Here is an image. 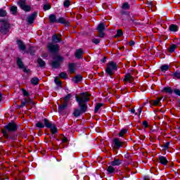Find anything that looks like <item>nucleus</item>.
Here are the masks:
<instances>
[{
    "label": "nucleus",
    "instance_id": "nucleus-1",
    "mask_svg": "<svg viewBox=\"0 0 180 180\" xmlns=\"http://www.w3.org/2000/svg\"><path fill=\"white\" fill-rule=\"evenodd\" d=\"M89 96H91V94L87 91L80 93L79 96L75 95L76 102L79 108H75L72 112L74 117H79L81 115L88 112V105L86 103L89 102Z\"/></svg>",
    "mask_w": 180,
    "mask_h": 180
},
{
    "label": "nucleus",
    "instance_id": "nucleus-2",
    "mask_svg": "<svg viewBox=\"0 0 180 180\" xmlns=\"http://www.w3.org/2000/svg\"><path fill=\"white\" fill-rule=\"evenodd\" d=\"M18 124L15 121L11 120L10 122H8L1 129V133L3 136L6 139V140H11L13 143H16L18 140Z\"/></svg>",
    "mask_w": 180,
    "mask_h": 180
},
{
    "label": "nucleus",
    "instance_id": "nucleus-3",
    "mask_svg": "<svg viewBox=\"0 0 180 180\" xmlns=\"http://www.w3.org/2000/svg\"><path fill=\"white\" fill-rule=\"evenodd\" d=\"M49 23H51V25H53V23H60L67 27L70 26V22L68 20H65L64 17H60L59 18H57V15H56V14L49 15Z\"/></svg>",
    "mask_w": 180,
    "mask_h": 180
},
{
    "label": "nucleus",
    "instance_id": "nucleus-4",
    "mask_svg": "<svg viewBox=\"0 0 180 180\" xmlns=\"http://www.w3.org/2000/svg\"><path fill=\"white\" fill-rule=\"evenodd\" d=\"M43 122L44 127H46V129H50L51 134H57V133H58V129L57 128V125L50 122L49 119L44 118L43 120Z\"/></svg>",
    "mask_w": 180,
    "mask_h": 180
},
{
    "label": "nucleus",
    "instance_id": "nucleus-5",
    "mask_svg": "<svg viewBox=\"0 0 180 180\" xmlns=\"http://www.w3.org/2000/svg\"><path fill=\"white\" fill-rule=\"evenodd\" d=\"M117 63L113 61H110L108 63L107 68L105 69V72L107 74V76L112 77L113 74H115L114 71H117Z\"/></svg>",
    "mask_w": 180,
    "mask_h": 180
},
{
    "label": "nucleus",
    "instance_id": "nucleus-6",
    "mask_svg": "<svg viewBox=\"0 0 180 180\" xmlns=\"http://www.w3.org/2000/svg\"><path fill=\"white\" fill-rule=\"evenodd\" d=\"M1 23L2 24L0 27V33L5 36L8 34L11 30V23H9L6 19H4L3 21H1Z\"/></svg>",
    "mask_w": 180,
    "mask_h": 180
},
{
    "label": "nucleus",
    "instance_id": "nucleus-7",
    "mask_svg": "<svg viewBox=\"0 0 180 180\" xmlns=\"http://www.w3.org/2000/svg\"><path fill=\"white\" fill-rule=\"evenodd\" d=\"M122 15H127V19L122 18V20H127L129 23H133V25H140L139 20L134 18L133 15H130V12L128 11H122Z\"/></svg>",
    "mask_w": 180,
    "mask_h": 180
},
{
    "label": "nucleus",
    "instance_id": "nucleus-8",
    "mask_svg": "<svg viewBox=\"0 0 180 180\" xmlns=\"http://www.w3.org/2000/svg\"><path fill=\"white\" fill-rule=\"evenodd\" d=\"M46 47L51 54H58V51H60V46L57 44L48 43Z\"/></svg>",
    "mask_w": 180,
    "mask_h": 180
},
{
    "label": "nucleus",
    "instance_id": "nucleus-9",
    "mask_svg": "<svg viewBox=\"0 0 180 180\" xmlns=\"http://www.w3.org/2000/svg\"><path fill=\"white\" fill-rule=\"evenodd\" d=\"M18 6L24 11V12H30L32 11V6L26 4V0H19L17 2Z\"/></svg>",
    "mask_w": 180,
    "mask_h": 180
},
{
    "label": "nucleus",
    "instance_id": "nucleus-10",
    "mask_svg": "<svg viewBox=\"0 0 180 180\" xmlns=\"http://www.w3.org/2000/svg\"><path fill=\"white\" fill-rule=\"evenodd\" d=\"M106 26V24L103 22H100L96 28V30L98 32V37H100L101 39H103V37H105V27Z\"/></svg>",
    "mask_w": 180,
    "mask_h": 180
},
{
    "label": "nucleus",
    "instance_id": "nucleus-11",
    "mask_svg": "<svg viewBox=\"0 0 180 180\" xmlns=\"http://www.w3.org/2000/svg\"><path fill=\"white\" fill-rule=\"evenodd\" d=\"M113 143V148L115 150H120V148H122L123 147V145L126 143L124 141H121L120 139L119 138H114L112 140Z\"/></svg>",
    "mask_w": 180,
    "mask_h": 180
},
{
    "label": "nucleus",
    "instance_id": "nucleus-12",
    "mask_svg": "<svg viewBox=\"0 0 180 180\" xmlns=\"http://www.w3.org/2000/svg\"><path fill=\"white\" fill-rule=\"evenodd\" d=\"M37 18V12L34 11L32 14L28 15L27 18V22L30 25H33L34 23V20Z\"/></svg>",
    "mask_w": 180,
    "mask_h": 180
},
{
    "label": "nucleus",
    "instance_id": "nucleus-13",
    "mask_svg": "<svg viewBox=\"0 0 180 180\" xmlns=\"http://www.w3.org/2000/svg\"><path fill=\"white\" fill-rule=\"evenodd\" d=\"M124 82H129L131 84L133 81H134V77L131 76V73H126L124 75V78L123 79Z\"/></svg>",
    "mask_w": 180,
    "mask_h": 180
},
{
    "label": "nucleus",
    "instance_id": "nucleus-14",
    "mask_svg": "<svg viewBox=\"0 0 180 180\" xmlns=\"http://www.w3.org/2000/svg\"><path fill=\"white\" fill-rule=\"evenodd\" d=\"M84 51L82 49H79L76 50V52L75 53V57L77 58V60H81V58H84Z\"/></svg>",
    "mask_w": 180,
    "mask_h": 180
},
{
    "label": "nucleus",
    "instance_id": "nucleus-15",
    "mask_svg": "<svg viewBox=\"0 0 180 180\" xmlns=\"http://www.w3.org/2000/svg\"><path fill=\"white\" fill-rule=\"evenodd\" d=\"M72 81L75 84H79V82H82V81H84V77L81 75H77L72 79Z\"/></svg>",
    "mask_w": 180,
    "mask_h": 180
},
{
    "label": "nucleus",
    "instance_id": "nucleus-16",
    "mask_svg": "<svg viewBox=\"0 0 180 180\" xmlns=\"http://www.w3.org/2000/svg\"><path fill=\"white\" fill-rule=\"evenodd\" d=\"M158 161L162 165H165V167L168 165V160H167V158L165 156L159 155Z\"/></svg>",
    "mask_w": 180,
    "mask_h": 180
},
{
    "label": "nucleus",
    "instance_id": "nucleus-17",
    "mask_svg": "<svg viewBox=\"0 0 180 180\" xmlns=\"http://www.w3.org/2000/svg\"><path fill=\"white\" fill-rule=\"evenodd\" d=\"M16 43L18 46V48L20 50H22V51H25V50H26L27 47H26V45L25 44V43H23V41H22L20 39H18L16 41Z\"/></svg>",
    "mask_w": 180,
    "mask_h": 180
},
{
    "label": "nucleus",
    "instance_id": "nucleus-18",
    "mask_svg": "<svg viewBox=\"0 0 180 180\" xmlns=\"http://www.w3.org/2000/svg\"><path fill=\"white\" fill-rule=\"evenodd\" d=\"M109 164L112 167H119L122 164V160L119 158H114V160L111 161Z\"/></svg>",
    "mask_w": 180,
    "mask_h": 180
},
{
    "label": "nucleus",
    "instance_id": "nucleus-19",
    "mask_svg": "<svg viewBox=\"0 0 180 180\" xmlns=\"http://www.w3.org/2000/svg\"><path fill=\"white\" fill-rule=\"evenodd\" d=\"M106 171L108 175H113V174H116V169L111 165L107 167Z\"/></svg>",
    "mask_w": 180,
    "mask_h": 180
},
{
    "label": "nucleus",
    "instance_id": "nucleus-20",
    "mask_svg": "<svg viewBox=\"0 0 180 180\" xmlns=\"http://www.w3.org/2000/svg\"><path fill=\"white\" fill-rule=\"evenodd\" d=\"M16 64H17V67H18L20 70H22L25 67V64L22 60V58H20V57L17 58Z\"/></svg>",
    "mask_w": 180,
    "mask_h": 180
},
{
    "label": "nucleus",
    "instance_id": "nucleus-21",
    "mask_svg": "<svg viewBox=\"0 0 180 180\" xmlns=\"http://www.w3.org/2000/svg\"><path fill=\"white\" fill-rule=\"evenodd\" d=\"M169 32H172L173 33H176V32H178V30H179V27H178L177 25L171 24L169 26Z\"/></svg>",
    "mask_w": 180,
    "mask_h": 180
},
{
    "label": "nucleus",
    "instance_id": "nucleus-22",
    "mask_svg": "<svg viewBox=\"0 0 180 180\" xmlns=\"http://www.w3.org/2000/svg\"><path fill=\"white\" fill-rule=\"evenodd\" d=\"M37 63L40 68H46V61L41 59V58H39Z\"/></svg>",
    "mask_w": 180,
    "mask_h": 180
},
{
    "label": "nucleus",
    "instance_id": "nucleus-23",
    "mask_svg": "<svg viewBox=\"0 0 180 180\" xmlns=\"http://www.w3.org/2000/svg\"><path fill=\"white\" fill-rule=\"evenodd\" d=\"M161 92H165V94H168L169 95H172L174 90H172V89L169 86H165V87H163Z\"/></svg>",
    "mask_w": 180,
    "mask_h": 180
},
{
    "label": "nucleus",
    "instance_id": "nucleus-24",
    "mask_svg": "<svg viewBox=\"0 0 180 180\" xmlns=\"http://www.w3.org/2000/svg\"><path fill=\"white\" fill-rule=\"evenodd\" d=\"M51 65L52 68L57 70L61 67V63L53 60V61H52Z\"/></svg>",
    "mask_w": 180,
    "mask_h": 180
},
{
    "label": "nucleus",
    "instance_id": "nucleus-25",
    "mask_svg": "<svg viewBox=\"0 0 180 180\" xmlns=\"http://www.w3.org/2000/svg\"><path fill=\"white\" fill-rule=\"evenodd\" d=\"M53 58L58 63H63L64 61V58L58 54H55Z\"/></svg>",
    "mask_w": 180,
    "mask_h": 180
},
{
    "label": "nucleus",
    "instance_id": "nucleus-26",
    "mask_svg": "<svg viewBox=\"0 0 180 180\" xmlns=\"http://www.w3.org/2000/svg\"><path fill=\"white\" fill-rule=\"evenodd\" d=\"M68 67H69V71L70 74H74V72H75V63H70L68 64Z\"/></svg>",
    "mask_w": 180,
    "mask_h": 180
},
{
    "label": "nucleus",
    "instance_id": "nucleus-27",
    "mask_svg": "<svg viewBox=\"0 0 180 180\" xmlns=\"http://www.w3.org/2000/svg\"><path fill=\"white\" fill-rule=\"evenodd\" d=\"M72 98V94H68L63 98L64 103L68 104V103L70 102V101H71Z\"/></svg>",
    "mask_w": 180,
    "mask_h": 180
},
{
    "label": "nucleus",
    "instance_id": "nucleus-28",
    "mask_svg": "<svg viewBox=\"0 0 180 180\" xmlns=\"http://www.w3.org/2000/svg\"><path fill=\"white\" fill-rule=\"evenodd\" d=\"M62 41L61 38L58 37L57 34H53L52 37L53 43H60Z\"/></svg>",
    "mask_w": 180,
    "mask_h": 180
},
{
    "label": "nucleus",
    "instance_id": "nucleus-29",
    "mask_svg": "<svg viewBox=\"0 0 180 180\" xmlns=\"http://www.w3.org/2000/svg\"><path fill=\"white\" fill-rule=\"evenodd\" d=\"M66 108H68V104H67V103H63L62 105L58 106V112H63V110H65Z\"/></svg>",
    "mask_w": 180,
    "mask_h": 180
},
{
    "label": "nucleus",
    "instance_id": "nucleus-30",
    "mask_svg": "<svg viewBox=\"0 0 180 180\" xmlns=\"http://www.w3.org/2000/svg\"><path fill=\"white\" fill-rule=\"evenodd\" d=\"M40 79L37 77L31 79L30 82L32 85H39Z\"/></svg>",
    "mask_w": 180,
    "mask_h": 180
},
{
    "label": "nucleus",
    "instance_id": "nucleus-31",
    "mask_svg": "<svg viewBox=\"0 0 180 180\" xmlns=\"http://www.w3.org/2000/svg\"><path fill=\"white\" fill-rule=\"evenodd\" d=\"M101 106H103V103H97L94 108V113H98L99 112V109H101Z\"/></svg>",
    "mask_w": 180,
    "mask_h": 180
},
{
    "label": "nucleus",
    "instance_id": "nucleus-32",
    "mask_svg": "<svg viewBox=\"0 0 180 180\" xmlns=\"http://www.w3.org/2000/svg\"><path fill=\"white\" fill-rule=\"evenodd\" d=\"M28 53H29V54H30V56H35L36 50H34V47L29 46L28 47Z\"/></svg>",
    "mask_w": 180,
    "mask_h": 180
},
{
    "label": "nucleus",
    "instance_id": "nucleus-33",
    "mask_svg": "<svg viewBox=\"0 0 180 180\" xmlns=\"http://www.w3.org/2000/svg\"><path fill=\"white\" fill-rule=\"evenodd\" d=\"M122 9L129 11L130 9V4L127 1L124 2L122 6Z\"/></svg>",
    "mask_w": 180,
    "mask_h": 180
},
{
    "label": "nucleus",
    "instance_id": "nucleus-34",
    "mask_svg": "<svg viewBox=\"0 0 180 180\" xmlns=\"http://www.w3.org/2000/svg\"><path fill=\"white\" fill-rule=\"evenodd\" d=\"M8 16V12L4 8H0V18H5Z\"/></svg>",
    "mask_w": 180,
    "mask_h": 180
},
{
    "label": "nucleus",
    "instance_id": "nucleus-35",
    "mask_svg": "<svg viewBox=\"0 0 180 180\" xmlns=\"http://www.w3.org/2000/svg\"><path fill=\"white\" fill-rule=\"evenodd\" d=\"M10 11L12 15H16L18 13V7L16 6H13L10 8Z\"/></svg>",
    "mask_w": 180,
    "mask_h": 180
},
{
    "label": "nucleus",
    "instance_id": "nucleus-36",
    "mask_svg": "<svg viewBox=\"0 0 180 180\" xmlns=\"http://www.w3.org/2000/svg\"><path fill=\"white\" fill-rule=\"evenodd\" d=\"M177 47L178 46H176V44H172L168 49L169 53H174V51H175V49H176Z\"/></svg>",
    "mask_w": 180,
    "mask_h": 180
},
{
    "label": "nucleus",
    "instance_id": "nucleus-37",
    "mask_svg": "<svg viewBox=\"0 0 180 180\" xmlns=\"http://www.w3.org/2000/svg\"><path fill=\"white\" fill-rule=\"evenodd\" d=\"M168 70H169V65H162V66H160V70L162 71V72H165L168 71Z\"/></svg>",
    "mask_w": 180,
    "mask_h": 180
},
{
    "label": "nucleus",
    "instance_id": "nucleus-38",
    "mask_svg": "<svg viewBox=\"0 0 180 180\" xmlns=\"http://www.w3.org/2000/svg\"><path fill=\"white\" fill-rule=\"evenodd\" d=\"M127 131H129V129H122L120 131V133L118 134V136L120 137H123V136H124V134H126V133H127Z\"/></svg>",
    "mask_w": 180,
    "mask_h": 180
},
{
    "label": "nucleus",
    "instance_id": "nucleus-39",
    "mask_svg": "<svg viewBox=\"0 0 180 180\" xmlns=\"http://www.w3.org/2000/svg\"><path fill=\"white\" fill-rule=\"evenodd\" d=\"M172 77H173V78H176L177 79H180V71L176 70L172 75Z\"/></svg>",
    "mask_w": 180,
    "mask_h": 180
},
{
    "label": "nucleus",
    "instance_id": "nucleus-40",
    "mask_svg": "<svg viewBox=\"0 0 180 180\" xmlns=\"http://www.w3.org/2000/svg\"><path fill=\"white\" fill-rule=\"evenodd\" d=\"M162 100V97L158 98L157 99L153 101V105L154 106H158V105H160V102H161Z\"/></svg>",
    "mask_w": 180,
    "mask_h": 180
},
{
    "label": "nucleus",
    "instance_id": "nucleus-41",
    "mask_svg": "<svg viewBox=\"0 0 180 180\" xmlns=\"http://www.w3.org/2000/svg\"><path fill=\"white\" fill-rule=\"evenodd\" d=\"M59 78H62L63 79H67V78H68L67 72H61L60 73H59Z\"/></svg>",
    "mask_w": 180,
    "mask_h": 180
},
{
    "label": "nucleus",
    "instance_id": "nucleus-42",
    "mask_svg": "<svg viewBox=\"0 0 180 180\" xmlns=\"http://www.w3.org/2000/svg\"><path fill=\"white\" fill-rule=\"evenodd\" d=\"M54 82L58 86H62L63 82L58 79V77H56L54 79Z\"/></svg>",
    "mask_w": 180,
    "mask_h": 180
},
{
    "label": "nucleus",
    "instance_id": "nucleus-43",
    "mask_svg": "<svg viewBox=\"0 0 180 180\" xmlns=\"http://www.w3.org/2000/svg\"><path fill=\"white\" fill-rule=\"evenodd\" d=\"M43 9L45 11H50V9H51V5H50V4H44Z\"/></svg>",
    "mask_w": 180,
    "mask_h": 180
},
{
    "label": "nucleus",
    "instance_id": "nucleus-44",
    "mask_svg": "<svg viewBox=\"0 0 180 180\" xmlns=\"http://www.w3.org/2000/svg\"><path fill=\"white\" fill-rule=\"evenodd\" d=\"M70 5H71V1L70 0H65L63 2L64 8H70Z\"/></svg>",
    "mask_w": 180,
    "mask_h": 180
},
{
    "label": "nucleus",
    "instance_id": "nucleus-45",
    "mask_svg": "<svg viewBox=\"0 0 180 180\" xmlns=\"http://www.w3.org/2000/svg\"><path fill=\"white\" fill-rule=\"evenodd\" d=\"M91 42L94 44H96V45L99 44V43H101V40L98 38H94L91 39Z\"/></svg>",
    "mask_w": 180,
    "mask_h": 180
},
{
    "label": "nucleus",
    "instance_id": "nucleus-46",
    "mask_svg": "<svg viewBox=\"0 0 180 180\" xmlns=\"http://www.w3.org/2000/svg\"><path fill=\"white\" fill-rule=\"evenodd\" d=\"M36 127H38V129H44V124L41 122H38L36 124Z\"/></svg>",
    "mask_w": 180,
    "mask_h": 180
},
{
    "label": "nucleus",
    "instance_id": "nucleus-47",
    "mask_svg": "<svg viewBox=\"0 0 180 180\" xmlns=\"http://www.w3.org/2000/svg\"><path fill=\"white\" fill-rule=\"evenodd\" d=\"M123 36V30L119 29L117 30L116 37H122Z\"/></svg>",
    "mask_w": 180,
    "mask_h": 180
},
{
    "label": "nucleus",
    "instance_id": "nucleus-48",
    "mask_svg": "<svg viewBox=\"0 0 180 180\" xmlns=\"http://www.w3.org/2000/svg\"><path fill=\"white\" fill-rule=\"evenodd\" d=\"M24 101L26 102V104L34 105V101L32 100V98H29L28 99L24 98Z\"/></svg>",
    "mask_w": 180,
    "mask_h": 180
},
{
    "label": "nucleus",
    "instance_id": "nucleus-49",
    "mask_svg": "<svg viewBox=\"0 0 180 180\" xmlns=\"http://www.w3.org/2000/svg\"><path fill=\"white\" fill-rule=\"evenodd\" d=\"M21 91H22V95H23L24 96H30V94L27 91H26V89H21Z\"/></svg>",
    "mask_w": 180,
    "mask_h": 180
},
{
    "label": "nucleus",
    "instance_id": "nucleus-50",
    "mask_svg": "<svg viewBox=\"0 0 180 180\" xmlns=\"http://www.w3.org/2000/svg\"><path fill=\"white\" fill-rule=\"evenodd\" d=\"M25 106H26V101H21V104L20 105H18V109H22V108H25Z\"/></svg>",
    "mask_w": 180,
    "mask_h": 180
},
{
    "label": "nucleus",
    "instance_id": "nucleus-51",
    "mask_svg": "<svg viewBox=\"0 0 180 180\" xmlns=\"http://www.w3.org/2000/svg\"><path fill=\"white\" fill-rule=\"evenodd\" d=\"M169 142H166L165 144L162 146L163 148V150H168V148H169Z\"/></svg>",
    "mask_w": 180,
    "mask_h": 180
},
{
    "label": "nucleus",
    "instance_id": "nucleus-52",
    "mask_svg": "<svg viewBox=\"0 0 180 180\" xmlns=\"http://www.w3.org/2000/svg\"><path fill=\"white\" fill-rule=\"evenodd\" d=\"M173 92L175 94V95H177V96H180V89H174L173 90Z\"/></svg>",
    "mask_w": 180,
    "mask_h": 180
},
{
    "label": "nucleus",
    "instance_id": "nucleus-53",
    "mask_svg": "<svg viewBox=\"0 0 180 180\" xmlns=\"http://www.w3.org/2000/svg\"><path fill=\"white\" fill-rule=\"evenodd\" d=\"M22 70L23 72H26V74H29V72H30V69H27L25 66Z\"/></svg>",
    "mask_w": 180,
    "mask_h": 180
},
{
    "label": "nucleus",
    "instance_id": "nucleus-54",
    "mask_svg": "<svg viewBox=\"0 0 180 180\" xmlns=\"http://www.w3.org/2000/svg\"><path fill=\"white\" fill-rule=\"evenodd\" d=\"M143 126L145 127V129H147L148 127V122L145 120L142 122Z\"/></svg>",
    "mask_w": 180,
    "mask_h": 180
},
{
    "label": "nucleus",
    "instance_id": "nucleus-55",
    "mask_svg": "<svg viewBox=\"0 0 180 180\" xmlns=\"http://www.w3.org/2000/svg\"><path fill=\"white\" fill-rule=\"evenodd\" d=\"M106 60H108L107 56H104L102 59L100 60L101 63H103V64L106 63Z\"/></svg>",
    "mask_w": 180,
    "mask_h": 180
},
{
    "label": "nucleus",
    "instance_id": "nucleus-56",
    "mask_svg": "<svg viewBox=\"0 0 180 180\" xmlns=\"http://www.w3.org/2000/svg\"><path fill=\"white\" fill-rule=\"evenodd\" d=\"M146 5H148V8H150V9H151V8H153V1H147L146 2Z\"/></svg>",
    "mask_w": 180,
    "mask_h": 180
},
{
    "label": "nucleus",
    "instance_id": "nucleus-57",
    "mask_svg": "<svg viewBox=\"0 0 180 180\" xmlns=\"http://www.w3.org/2000/svg\"><path fill=\"white\" fill-rule=\"evenodd\" d=\"M129 44L131 47H133L135 44H136V41H134V40H131L129 42Z\"/></svg>",
    "mask_w": 180,
    "mask_h": 180
},
{
    "label": "nucleus",
    "instance_id": "nucleus-58",
    "mask_svg": "<svg viewBox=\"0 0 180 180\" xmlns=\"http://www.w3.org/2000/svg\"><path fill=\"white\" fill-rule=\"evenodd\" d=\"M62 143H68V138H67V136H63L62 139Z\"/></svg>",
    "mask_w": 180,
    "mask_h": 180
},
{
    "label": "nucleus",
    "instance_id": "nucleus-59",
    "mask_svg": "<svg viewBox=\"0 0 180 180\" xmlns=\"http://www.w3.org/2000/svg\"><path fill=\"white\" fill-rule=\"evenodd\" d=\"M54 134H51V136H49V139H56V135H54Z\"/></svg>",
    "mask_w": 180,
    "mask_h": 180
},
{
    "label": "nucleus",
    "instance_id": "nucleus-60",
    "mask_svg": "<svg viewBox=\"0 0 180 180\" xmlns=\"http://www.w3.org/2000/svg\"><path fill=\"white\" fill-rule=\"evenodd\" d=\"M138 112H139V115H141V112H143V108H139L138 109Z\"/></svg>",
    "mask_w": 180,
    "mask_h": 180
},
{
    "label": "nucleus",
    "instance_id": "nucleus-61",
    "mask_svg": "<svg viewBox=\"0 0 180 180\" xmlns=\"http://www.w3.org/2000/svg\"><path fill=\"white\" fill-rule=\"evenodd\" d=\"M2 99H4V96L2 93H0V102H2Z\"/></svg>",
    "mask_w": 180,
    "mask_h": 180
},
{
    "label": "nucleus",
    "instance_id": "nucleus-62",
    "mask_svg": "<svg viewBox=\"0 0 180 180\" xmlns=\"http://www.w3.org/2000/svg\"><path fill=\"white\" fill-rule=\"evenodd\" d=\"M129 112H131V113L134 114V113H136V110H134V108H133V109L129 110Z\"/></svg>",
    "mask_w": 180,
    "mask_h": 180
},
{
    "label": "nucleus",
    "instance_id": "nucleus-63",
    "mask_svg": "<svg viewBox=\"0 0 180 180\" xmlns=\"http://www.w3.org/2000/svg\"><path fill=\"white\" fill-rule=\"evenodd\" d=\"M143 180H150V176H145L143 177Z\"/></svg>",
    "mask_w": 180,
    "mask_h": 180
},
{
    "label": "nucleus",
    "instance_id": "nucleus-64",
    "mask_svg": "<svg viewBox=\"0 0 180 180\" xmlns=\"http://www.w3.org/2000/svg\"><path fill=\"white\" fill-rule=\"evenodd\" d=\"M169 168H172L174 167V162L169 163Z\"/></svg>",
    "mask_w": 180,
    "mask_h": 180
}]
</instances>
